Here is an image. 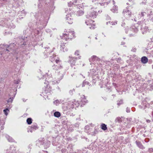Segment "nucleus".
Segmentation results:
<instances>
[{"mask_svg": "<svg viewBox=\"0 0 153 153\" xmlns=\"http://www.w3.org/2000/svg\"><path fill=\"white\" fill-rule=\"evenodd\" d=\"M18 44L19 45L18 47H16V44L14 43L10 44L9 45H6L5 44L1 45V47L3 48H6L5 50V52L6 53H8V52H10L12 53L13 50L15 48H16V47L17 48H19L21 47H23L24 46L26 45V43L25 42V36H21L19 37V40L18 42ZM17 44V43H16Z\"/></svg>", "mask_w": 153, "mask_h": 153, "instance_id": "1", "label": "nucleus"}, {"mask_svg": "<svg viewBox=\"0 0 153 153\" xmlns=\"http://www.w3.org/2000/svg\"><path fill=\"white\" fill-rule=\"evenodd\" d=\"M49 16L48 12L44 11L40 13V17L39 19V29H42L46 25L49 19Z\"/></svg>", "mask_w": 153, "mask_h": 153, "instance_id": "2", "label": "nucleus"}, {"mask_svg": "<svg viewBox=\"0 0 153 153\" xmlns=\"http://www.w3.org/2000/svg\"><path fill=\"white\" fill-rule=\"evenodd\" d=\"M139 28H140L143 34H146L148 30V27L143 21L138 22L135 26H132L131 28V30L135 33H137Z\"/></svg>", "mask_w": 153, "mask_h": 153, "instance_id": "3", "label": "nucleus"}, {"mask_svg": "<svg viewBox=\"0 0 153 153\" xmlns=\"http://www.w3.org/2000/svg\"><path fill=\"white\" fill-rule=\"evenodd\" d=\"M42 73L41 71L39 70V76L40 75V77H39V78L40 79H44L43 81H45V82H44V84L46 85L45 90V92L48 94L49 93L51 94L52 92L51 88L50 87L49 85L48 84L49 83L46 81L47 79L46 78L47 75L46 74H43Z\"/></svg>", "mask_w": 153, "mask_h": 153, "instance_id": "4", "label": "nucleus"}, {"mask_svg": "<svg viewBox=\"0 0 153 153\" xmlns=\"http://www.w3.org/2000/svg\"><path fill=\"white\" fill-rule=\"evenodd\" d=\"M44 48L45 50L44 52L45 58H46L49 57L50 58V61L52 62L54 61L55 59V58L56 57V55L53 54L51 56V53L53 52V51L50 50L49 47H45Z\"/></svg>", "mask_w": 153, "mask_h": 153, "instance_id": "5", "label": "nucleus"}, {"mask_svg": "<svg viewBox=\"0 0 153 153\" xmlns=\"http://www.w3.org/2000/svg\"><path fill=\"white\" fill-rule=\"evenodd\" d=\"M6 10H2L3 12H1L0 13V16H1L2 15L4 14L5 16L7 17L9 19H11V18L15 16L16 15L15 12L14 10L13 9V11L10 10L8 9L9 8L7 7V6L6 7Z\"/></svg>", "mask_w": 153, "mask_h": 153, "instance_id": "6", "label": "nucleus"}, {"mask_svg": "<svg viewBox=\"0 0 153 153\" xmlns=\"http://www.w3.org/2000/svg\"><path fill=\"white\" fill-rule=\"evenodd\" d=\"M153 104V102H151L150 104L145 101H143L141 105H139L138 107L140 108L143 109L146 113H149V110L152 109L153 107L151 106Z\"/></svg>", "mask_w": 153, "mask_h": 153, "instance_id": "7", "label": "nucleus"}, {"mask_svg": "<svg viewBox=\"0 0 153 153\" xmlns=\"http://www.w3.org/2000/svg\"><path fill=\"white\" fill-rule=\"evenodd\" d=\"M63 76H62V74L60 73H59L58 74V75L56 77L57 79L54 80L53 81H52V77H48L47 78V80L46 79V81L48 83H52L53 84H58L59 81L63 78Z\"/></svg>", "mask_w": 153, "mask_h": 153, "instance_id": "8", "label": "nucleus"}, {"mask_svg": "<svg viewBox=\"0 0 153 153\" xmlns=\"http://www.w3.org/2000/svg\"><path fill=\"white\" fill-rule=\"evenodd\" d=\"M75 34L74 31H69L66 32V33H63L62 39H65L66 41H67L68 39L71 40L74 37Z\"/></svg>", "mask_w": 153, "mask_h": 153, "instance_id": "9", "label": "nucleus"}, {"mask_svg": "<svg viewBox=\"0 0 153 153\" xmlns=\"http://www.w3.org/2000/svg\"><path fill=\"white\" fill-rule=\"evenodd\" d=\"M23 1L22 0H14V2L13 4H10L8 5L7 7L13 9H16L19 7L20 4Z\"/></svg>", "mask_w": 153, "mask_h": 153, "instance_id": "10", "label": "nucleus"}, {"mask_svg": "<svg viewBox=\"0 0 153 153\" xmlns=\"http://www.w3.org/2000/svg\"><path fill=\"white\" fill-rule=\"evenodd\" d=\"M102 11L98 10H91L90 12L89 15L86 16L87 18L90 17L92 19H94L98 15V13L99 12L101 13Z\"/></svg>", "mask_w": 153, "mask_h": 153, "instance_id": "11", "label": "nucleus"}, {"mask_svg": "<svg viewBox=\"0 0 153 153\" xmlns=\"http://www.w3.org/2000/svg\"><path fill=\"white\" fill-rule=\"evenodd\" d=\"M70 62L71 67L73 68L74 69H76L77 67L76 65H75L76 63V58L71 57L70 56Z\"/></svg>", "mask_w": 153, "mask_h": 153, "instance_id": "12", "label": "nucleus"}, {"mask_svg": "<svg viewBox=\"0 0 153 153\" xmlns=\"http://www.w3.org/2000/svg\"><path fill=\"white\" fill-rule=\"evenodd\" d=\"M107 0H92L93 2H95V4H97V5L103 6L105 4L106 5L108 4V2H106Z\"/></svg>", "mask_w": 153, "mask_h": 153, "instance_id": "13", "label": "nucleus"}, {"mask_svg": "<svg viewBox=\"0 0 153 153\" xmlns=\"http://www.w3.org/2000/svg\"><path fill=\"white\" fill-rule=\"evenodd\" d=\"M16 149L15 146L12 145L7 149L5 153H22L16 152Z\"/></svg>", "mask_w": 153, "mask_h": 153, "instance_id": "14", "label": "nucleus"}, {"mask_svg": "<svg viewBox=\"0 0 153 153\" xmlns=\"http://www.w3.org/2000/svg\"><path fill=\"white\" fill-rule=\"evenodd\" d=\"M123 14L125 17L127 18L130 17L131 15V12L128 9L127 7L123 10Z\"/></svg>", "mask_w": 153, "mask_h": 153, "instance_id": "15", "label": "nucleus"}, {"mask_svg": "<svg viewBox=\"0 0 153 153\" xmlns=\"http://www.w3.org/2000/svg\"><path fill=\"white\" fill-rule=\"evenodd\" d=\"M38 128V125L36 123H33L32 125L30 127L29 130L27 131L28 132L29 131L31 132H32L33 131H35V130L37 129Z\"/></svg>", "mask_w": 153, "mask_h": 153, "instance_id": "16", "label": "nucleus"}, {"mask_svg": "<svg viewBox=\"0 0 153 153\" xmlns=\"http://www.w3.org/2000/svg\"><path fill=\"white\" fill-rule=\"evenodd\" d=\"M89 60L90 62L92 63H94V62L99 61L100 60V59L98 57H97L96 56H93L91 58L89 59Z\"/></svg>", "mask_w": 153, "mask_h": 153, "instance_id": "17", "label": "nucleus"}, {"mask_svg": "<svg viewBox=\"0 0 153 153\" xmlns=\"http://www.w3.org/2000/svg\"><path fill=\"white\" fill-rule=\"evenodd\" d=\"M15 27L16 26L13 24L12 21H9L8 20V22H7L5 27L11 29H14Z\"/></svg>", "mask_w": 153, "mask_h": 153, "instance_id": "18", "label": "nucleus"}, {"mask_svg": "<svg viewBox=\"0 0 153 153\" xmlns=\"http://www.w3.org/2000/svg\"><path fill=\"white\" fill-rule=\"evenodd\" d=\"M66 21L69 24H71L73 22V19L72 18L70 14L66 15Z\"/></svg>", "mask_w": 153, "mask_h": 153, "instance_id": "19", "label": "nucleus"}, {"mask_svg": "<svg viewBox=\"0 0 153 153\" xmlns=\"http://www.w3.org/2000/svg\"><path fill=\"white\" fill-rule=\"evenodd\" d=\"M147 15V13L145 12L142 11L141 12H140L138 15V18L139 19H144L145 16Z\"/></svg>", "mask_w": 153, "mask_h": 153, "instance_id": "20", "label": "nucleus"}, {"mask_svg": "<svg viewBox=\"0 0 153 153\" xmlns=\"http://www.w3.org/2000/svg\"><path fill=\"white\" fill-rule=\"evenodd\" d=\"M66 108L67 110L69 111H71L72 109H73L74 108L73 105L71 101L68 102V105L66 106Z\"/></svg>", "mask_w": 153, "mask_h": 153, "instance_id": "21", "label": "nucleus"}, {"mask_svg": "<svg viewBox=\"0 0 153 153\" xmlns=\"http://www.w3.org/2000/svg\"><path fill=\"white\" fill-rule=\"evenodd\" d=\"M8 22V20L5 19H3L0 21V26L6 27L7 22Z\"/></svg>", "mask_w": 153, "mask_h": 153, "instance_id": "22", "label": "nucleus"}, {"mask_svg": "<svg viewBox=\"0 0 153 153\" xmlns=\"http://www.w3.org/2000/svg\"><path fill=\"white\" fill-rule=\"evenodd\" d=\"M135 143L137 144V146L140 149H145V147L143 146L141 143L139 141H136Z\"/></svg>", "mask_w": 153, "mask_h": 153, "instance_id": "23", "label": "nucleus"}, {"mask_svg": "<svg viewBox=\"0 0 153 153\" xmlns=\"http://www.w3.org/2000/svg\"><path fill=\"white\" fill-rule=\"evenodd\" d=\"M71 102H72L74 108L77 107L79 105H80L78 101H76L75 100H74L73 101H71Z\"/></svg>", "mask_w": 153, "mask_h": 153, "instance_id": "24", "label": "nucleus"}, {"mask_svg": "<svg viewBox=\"0 0 153 153\" xmlns=\"http://www.w3.org/2000/svg\"><path fill=\"white\" fill-rule=\"evenodd\" d=\"M66 43H65V44L64 43L62 44V45H60L61 46V51H62L63 52H65V51H67L68 50V49L66 48Z\"/></svg>", "mask_w": 153, "mask_h": 153, "instance_id": "25", "label": "nucleus"}, {"mask_svg": "<svg viewBox=\"0 0 153 153\" xmlns=\"http://www.w3.org/2000/svg\"><path fill=\"white\" fill-rule=\"evenodd\" d=\"M7 0H0V8L4 7V5L7 4Z\"/></svg>", "mask_w": 153, "mask_h": 153, "instance_id": "26", "label": "nucleus"}, {"mask_svg": "<svg viewBox=\"0 0 153 153\" xmlns=\"http://www.w3.org/2000/svg\"><path fill=\"white\" fill-rule=\"evenodd\" d=\"M117 23V21H112V22L108 21L106 23V24L109 26H110L111 25H115Z\"/></svg>", "mask_w": 153, "mask_h": 153, "instance_id": "27", "label": "nucleus"}, {"mask_svg": "<svg viewBox=\"0 0 153 153\" xmlns=\"http://www.w3.org/2000/svg\"><path fill=\"white\" fill-rule=\"evenodd\" d=\"M141 61L142 63L146 64L148 62V59L146 57L144 56L142 57Z\"/></svg>", "mask_w": 153, "mask_h": 153, "instance_id": "28", "label": "nucleus"}, {"mask_svg": "<svg viewBox=\"0 0 153 153\" xmlns=\"http://www.w3.org/2000/svg\"><path fill=\"white\" fill-rule=\"evenodd\" d=\"M61 67L60 65L54 64L52 66V68L53 70H57L60 68H61Z\"/></svg>", "mask_w": 153, "mask_h": 153, "instance_id": "29", "label": "nucleus"}, {"mask_svg": "<svg viewBox=\"0 0 153 153\" xmlns=\"http://www.w3.org/2000/svg\"><path fill=\"white\" fill-rule=\"evenodd\" d=\"M147 16L149 17V19L153 22V13L152 12V11H150V13L147 14Z\"/></svg>", "mask_w": 153, "mask_h": 153, "instance_id": "30", "label": "nucleus"}, {"mask_svg": "<svg viewBox=\"0 0 153 153\" xmlns=\"http://www.w3.org/2000/svg\"><path fill=\"white\" fill-rule=\"evenodd\" d=\"M82 99H83V100H81V106H82V105H85V104L86 103L87 101V100H86V98H85V97L84 96V95H83L82 96Z\"/></svg>", "mask_w": 153, "mask_h": 153, "instance_id": "31", "label": "nucleus"}, {"mask_svg": "<svg viewBox=\"0 0 153 153\" xmlns=\"http://www.w3.org/2000/svg\"><path fill=\"white\" fill-rule=\"evenodd\" d=\"M5 137L10 142H13L14 141L12 137L7 135H5Z\"/></svg>", "mask_w": 153, "mask_h": 153, "instance_id": "32", "label": "nucleus"}, {"mask_svg": "<svg viewBox=\"0 0 153 153\" xmlns=\"http://www.w3.org/2000/svg\"><path fill=\"white\" fill-rule=\"evenodd\" d=\"M84 13V12L82 10H79L77 11L76 13V15L78 16H80L82 15Z\"/></svg>", "mask_w": 153, "mask_h": 153, "instance_id": "33", "label": "nucleus"}, {"mask_svg": "<svg viewBox=\"0 0 153 153\" xmlns=\"http://www.w3.org/2000/svg\"><path fill=\"white\" fill-rule=\"evenodd\" d=\"M54 116L56 117H59L61 116V114L59 111H56L54 113Z\"/></svg>", "mask_w": 153, "mask_h": 153, "instance_id": "34", "label": "nucleus"}, {"mask_svg": "<svg viewBox=\"0 0 153 153\" xmlns=\"http://www.w3.org/2000/svg\"><path fill=\"white\" fill-rule=\"evenodd\" d=\"M39 142L40 143V145H44V146H45L46 143L44 142L45 140H44L43 138H41L40 140H39Z\"/></svg>", "mask_w": 153, "mask_h": 153, "instance_id": "35", "label": "nucleus"}, {"mask_svg": "<svg viewBox=\"0 0 153 153\" xmlns=\"http://www.w3.org/2000/svg\"><path fill=\"white\" fill-rule=\"evenodd\" d=\"M61 100H56L53 102L54 104L57 106L61 103Z\"/></svg>", "mask_w": 153, "mask_h": 153, "instance_id": "36", "label": "nucleus"}, {"mask_svg": "<svg viewBox=\"0 0 153 153\" xmlns=\"http://www.w3.org/2000/svg\"><path fill=\"white\" fill-rule=\"evenodd\" d=\"M101 128L102 130L104 131L106 130L107 129L106 125H105V124H102L101 126Z\"/></svg>", "mask_w": 153, "mask_h": 153, "instance_id": "37", "label": "nucleus"}, {"mask_svg": "<svg viewBox=\"0 0 153 153\" xmlns=\"http://www.w3.org/2000/svg\"><path fill=\"white\" fill-rule=\"evenodd\" d=\"M14 97L15 96L13 97H10L8 99V100H7V103H11L12 102Z\"/></svg>", "mask_w": 153, "mask_h": 153, "instance_id": "38", "label": "nucleus"}, {"mask_svg": "<svg viewBox=\"0 0 153 153\" xmlns=\"http://www.w3.org/2000/svg\"><path fill=\"white\" fill-rule=\"evenodd\" d=\"M26 122L28 124L30 125L32 123V119L31 118H28L27 119Z\"/></svg>", "mask_w": 153, "mask_h": 153, "instance_id": "39", "label": "nucleus"}, {"mask_svg": "<svg viewBox=\"0 0 153 153\" xmlns=\"http://www.w3.org/2000/svg\"><path fill=\"white\" fill-rule=\"evenodd\" d=\"M117 7H113V8H112V9H111V10L114 13H116L117 12Z\"/></svg>", "mask_w": 153, "mask_h": 153, "instance_id": "40", "label": "nucleus"}, {"mask_svg": "<svg viewBox=\"0 0 153 153\" xmlns=\"http://www.w3.org/2000/svg\"><path fill=\"white\" fill-rule=\"evenodd\" d=\"M3 112L7 116L8 114V112H9V110L8 108H6L3 110Z\"/></svg>", "mask_w": 153, "mask_h": 153, "instance_id": "41", "label": "nucleus"}, {"mask_svg": "<svg viewBox=\"0 0 153 153\" xmlns=\"http://www.w3.org/2000/svg\"><path fill=\"white\" fill-rule=\"evenodd\" d=\"M149 83H150L148 85L149 86L152 88V89H153V80L152 81H149Z\"/></svg>", "mask_w": 153, "mask_h": 153, "instance_id": "42", "label": "nucleus"}, {"mask_svg": "<svg viewBox=\"0 0 153 153\" xmlns=\"http://www.w3.org/2000/svg\"><path fill=\"white\" fill-rule=\"evenodd\" d=\"M88 26V27L91 29H94L95 26V25L94 24H91V23H90Z\"/></svg>", "mask_w": 153, "mask_h": 153, "instance_id": "43", "label": "nucleus"}, {"mask_svg": "<svg viewBox=\"0 0 153 153\" xmlns=\"http://www.w3.org/2000/svg\"><path fill=\"white\" fill-rule=\"evenodd\" d=\"M129 1V2L127 3L126 4H128L130 6H131L132 5H133L134 4L133 3V0H128Z\"/></svg>", "mask_w": 153, "mask_h": 153, "instance_id": "44", "label": "nucleus"}, {"mask_svg": "<svg viewBox=\"0 0 153 153\" xmlns=\"http://www.w3.org/2000/svg\"><path fill=\"white\" fill-rule=\"evenodd\" d=\"M117 105L118 106H119L123 103V100L121 99L120 101H117Z\"/></svg>", "mask_w": 153, "mask_h": 153, "instance_id": "45", "label": "nucleus"}, {"mask_svg": "<svg viewBox=\"0 0 153 153\" xmlns=\"http://www.w3.org/2000/svg\"><path fill=\"white\" fill-rule=\"evenodd\" d=\"M89 84V82L88 81H84L83 82L82 84V87H84L85 86V85H88Z\"/></svg>", "mask_w": 153, "mask_h": 153, "instance_id": "46", "label": "nucleus"}, {"mask_svg": "<svg viewBox=\"0 0 153 153\" xmlns=\"http://www.w3.org/2000/svg\"><path fill=\"white\" fill-rule=\"evenodd\" d=\"M115 121L116 122H117L120 123L122 122L121 118L120 117H118L116 119Z\"/></svg>", "mask_w": 153, "mask_h": 153, "instance_id": "47", "label": "nucleus"}, {"mask_svg": "<svg viewBox=\"0 0 153 153\" xmlns=\"http://www.w3.org/2000/svg\"><path fill=\"white\" fill-rule=\"evenodd\" d=\"M20 80L19 79H17L16 80H15L14 81V83L15 84H18L20 82Z\"/></svg>", "mask_w": 153, "mask_h": 153, "instance_id": "48", "label": "nucleus"}, {"mask_svg": "<svg viewBox=\"0 0 153 153\" xmlns=\"http://www.w3.org/2000/svg\"><path fill=\"white\" fill-rule=\"evenodd\" d=\"M73 4L74 5H77L79 4V2H78L77 0H75L73 2Z\"/></svg>", "mask_w": 153, "mask_h": 153, "instance_id": "49", "label": "nucleus"}, {"mask_svg": "<svg viewBox=\"0 0 153 153\" xmlns=\"http://www.w3.org/2000/svg\"><path fill=\"white\" fill-rule=\"evenodd\" d=\"M73 3V2H72L71 1H70L69 2H68V5L69 7H71L73 5H74Z\"/></svg>", "mask_w": 153, "mask_h": 153, "instance_id": "50", "label": "nucleus"}, {"mask_svg": "<svg viewBox=\"0 0 153 153\" xmlns=\"http://www.w3.org/2000/svg\"><path fill=\"white\" fill-rule=\"evenodd\" d=\"M55 62H56V64L57 65H60V62L59 60L56 59L55 60Z\"/></svg>", "mask_w": 153, "mask_h": 153, "instance_id": "51", "label": "nucleus"}, {"mask_svg": "<svg viewBox=\"0 0 153 153\" xmlns=\"http://www.w3.org/2000/svg\"><path fill=\"white\" fill-rule=\"evenodd\" d=\"M97 131L96 130H95L94 131V132H90V133H89V134H92V135H94L96 134L97 133Z\"/></svg>", "mask_w": 153, "mask_h": 153, "instance_id": "52", "label": "nucleus"}, {"mask_svg": "<svg viewBox=\"0 0 153 153\" xmlns=\"http://www.w3.org/2000/svg\"><path fill=\"white\" fill-rule=\"evenodd\" d=\"M136 51V49L134 47H132L131 50V51L134 52H135Z\"/></svg>", "mask_w": 153, "mask_h": 153, "instance_id": "53", "label": "nucleus"}, {"mask_svg": "<svg viewBox=\"0 0 153 153\" xmlns=\"http://www.w3.org/2000/svg\"><path fill=\"white\" fill-rule=\"evenodd\" d=\"M148 152L150 153L153 152V149L152 148H149L148 151Z\"/></svg>", "mask_w": 153, "mask_h": 153, "instance_id": "54", "label": "nucleus"}, {"mask_svg": "<svg viewBox=\"0 0 153 153\" xmlns=\"http://www.w3.org/2000/svg\"><path fill=\"white\" fill-rule=\"evenodd\" d=\"M74 91V89H73V90H70L69 91V92L70 94L71 95H72L73 94V92Z\"/></svg>", "mask_w": 153, "mask_h": 153, "instance_id": "55", "label": "nucleus"}, {"mask_svg": "<svg viewBox=\"0 0 153 153\" xmlns=\"http://www.w3.org/2000/svg\"><path fill=\"white\" fill-rule=\"evenodd\" d=\"M85 129L86 130H90V128L89 126H86L85 127Z\"/></svg>", "mask_w": 153, "mask_h": 153, "instance_id": "56", "label": "nucleus"}, {"mask_svg": "<svg viewBox=\"0 0 153 153\" xmlns=\"http://www.w3.org/2000/svg\"><path fill=\"white\" fill-rule=\"evenodd\" d=\"M20 12L22 13V16H25V11L24 10H23L22 11Z\"/></svg>", "mask_w": 153, "mask_h": 153, "instance_id": "57", "label": "nucleus"}, {"mask_svg": "<svg viewBox=\"0 0 153 153\" xmlns=\"http://www.w3.org/2000/svg\"><path fill=\"white\" fill-rule=\"evenodd\" d=\"M130 111V108L127 107L126 108V111L127 113L129 112Z\"/></svg>", "mask_w": 153, "mask_h": 153, "instance_id": "58", "label": "nucleus"}, {"mask_svg": "<svg viewBox=\"0 0 153 153\" xmlns=\"http://www.w3.org/2000/svg\"><path fill=\"white\" fill-rule=\"evenodd\" d=\"M85 23L88 26L90 23V21L89 20H87L86 21Z\"/></svg>", "mask_w": 153, "mask_h": 153, "instance_id": "59", "label": "nucleus"}, {"mask_svg": "<svg viewBox=\"0 0 153 153\" xmlns=\"http://www.w3.org/2000/svg\"><path fill=\"white\" fill-rule=\"evenodd\" d=\"M106 19L107 20H111V18L108 15H107L106 16Z\"/></svg>", "mask_w": 153, "mask_h": 153, "instance_id": "60", "label": "nucleus"}, {"mask_svg": "<svg viewBox=\"0 0 153 153\" xmlns=\"http://www.w3.org/2000/svg\"><path fill=\"white\" fill-rule=\"evenodd\" d=\"M75 54L76 55L78 56L79 55V52L78 51H75Z\"/></svg>", "mask_w": 153, "mask_h": 153, "instance_id": "61", "label": "nucleus"}, {"mask_svg": "<svg viewBox=\"0 0 153 153\" xmlns=\"http://www.w3.org/2000/svg\"><path fill=\"white\" fill-rule=\"evenodd\" d=\"M150 6L151 7H153V1H152L150 3Z\"/></svg>", "mask_w": 153, "mask_h": 153, "instance_id": "62", "label": "nucleus"}, {"mask_svg": "<svg viewBox=\"0 0 153 153\" xmlns=\"http://www.w3.org/2000/svg\"><path fill=\"white\" fill-rule=\"evenodd\" d=\"M125 23L124 22H123L122 23L121 26L122 27H123L125 26Z\"/></svg>", "mask_w": 153, "mask_h": 153, "instance_id": "63", "label": "nucleus"}, {"mask_svg": "<svg viewBox=\"0 0 153 153\" xmlns=\"http://www.w3.org/2000/svg\"><path fill=\"white\" fill-rule=\"evenodd\" d=\"M146 1L145 2H144V1H142L141 3V4H145L146 3Z\"/></svg>", "mask_w": 153, "mask_h": 153, "instance_id": "64", "label": "nucleus"}]
</instances>
